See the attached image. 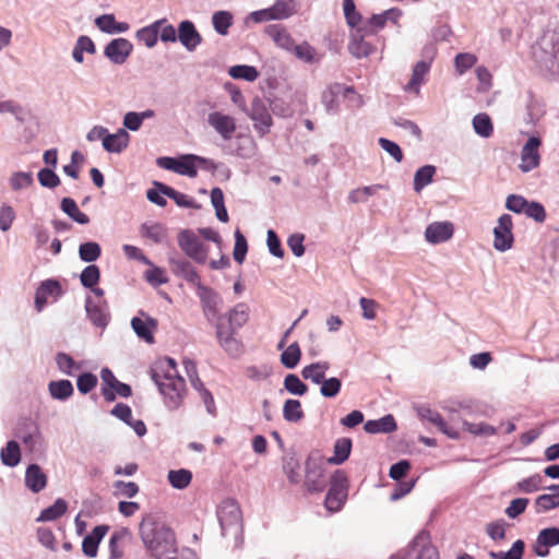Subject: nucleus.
Here are the masks:
<instances>
[{
	"label": "nucleus",
	"instance_id": "obj_1",
	"mask_svg": "<svg viewBox=\"0 0 559 559\" xmlns=\"http://www.w3.org/2000/svg\"><path fill=\"white\" fill-rule=\"evenodd\" d=\"M140 536L145 548L156 559H178V546L174 531L146 514L140 523Z\"/></svg>",
	"mask_w": 559,
	"mask_h": 559
},
{
	"label": "nucleus",
	"instance_id": "obj_2",
	"mask_svg": "<svg viewBox=\"0 0 559 559\" xmlns=\"http://www.w3.org/2000/svg\"><path fill=\"white\" fill-rule=\"evenodd\" d=\"M152 378L164 396L167 407L178 408L187 390L185 379L177 372L176 361L170 357L158 360L152 368Z\"/></svg>",
	"mask_w": 559,
	"mask_h": 559
},
{
	"label": "nucleus",
	"instance_id": "obj_3",
	"mask_svg": "<svg viewBox=\"0 0 559 559\" xmlns=\"http://www.w3.org/2000/svg\"><path fill=\"white\" fill-rule=\"evenodd\" d=\"M249 319V307L247 304H237L228 313V325L221 318L216 325V337L219 344L228 353H239L240 345L234 337L237 331L247 323Z\"/></svg>",
	"mask_w": 559,
	"mask_h": 559
},
{
	"label": "nucleus",
	"instance_id": "obj_4",
	"mask_svg": "<svg viewBox=\"0 0 559 559\" xmlns=\"http://www.w3.org/2000/svg\"><path fill=\"white\" fill-rule=\"evenodd\" d=\"M347 476L343 471H336L330 480V489L325 497V507L331 512L342 509L347 498Z\"/></svg>",
	"mask_w": 559,
	"mask_h": 559
},
{
	"label": "nucleus",
	"instance_id": "obj_5",
	"mask_svg": "<svg viewBox=\"0 0 559 559\" xmlns=\"http://www.w3.org/2000/svg\"><path fill=\"white\" fill-rule=\"evenodd\" d=\"M178 245L197 263L204 264L206 262L209 248L200 241L192 230H182L178 235Z\"/></svg>",
	"mask_w": 559,
	"mask_h": 559
},
{
	"label": "nucleus",
	"instance_id": "obj_6",
	"mask_svg": "<svg viewBox=\"0 0 559 559\" xmlns=\"http://www.w3.org/2000/svg\"><path fill=\"white\" fill-rule=\"evenodd\" d=\"M217 518L222 530L240 528L242 524V514L238 503L233 499L222 501L217 509Z\"/></svg>",
	"mask_w": 559,
	"mask_h": 559
},
{
	"label": "nucleus",
	"instance_id": "obj_7",
	"mask_svg": "<svg viewBox=\"0 0 559 559\" xmlns=\"http://www.w3.org/2000/svg\"><path fill=\"white\" fill-rule=\"evenodd\" d=\"M513 222L509 214L499 217L498 224L493 229V248L500 252H504L512 248L514 238L512 234Z\"/></svg>",
	"mask_w": 559,
	"mask_h": 559
},
{
	"label": "nucleus",
	"instance_id": "obj_8",
	"mask_svg": "<svg viewBox=\"0 0 559 559\" xmlns=\"http://www.w3.org/2000/svg\"><path fill=\"white\" fill-rule=\"evenodd\" d=\"M542 141L539 138L532 136L527 140L521 151L520 169L523 173L531 171L538 167L540 163L539 146Z\"/></svg>",
	"mask_w": 559,
	"mask_h": 559
},
{
	"label": "nucleus",
	"instance_id": "obj_9",
	"mask_svg": "<svg viewBox=\"0 0 559 559\" xmlns=\"http://www.w3.org/2000/svg\"><path fill=\"white\" fill-rule=\"evenodd\" d=\"M207 121L211 127L226 141L230 140L236 131V120L229 115L221 111H213L209 115Z\"/></svg>",
	"mask_w": 559,
	"mask_h": 559
},
{
	"label": "nucleus",
	"instance_id": "obj_10",
	"mask_svg": "<svg viewBox=\"0 0 559 559\" xmlns=\"http://www.w3.org/2000/svg\"><path fill=\"white\" fill-rule=\"evenodd\" d=\"M250 118L253 120L254 129L260 135H265L272 126V116L260 99H254L251 104Z\"/></svg>",
	"mask_w": 559,
	"mask_h": 559
},
{
	"label": "nucleus",
	"instance_id": "obj_11",
	"mask_svg": "<svg viewBox=\"0 0 559 559\" xmlns=\"http://www.w3.org/2000/svg\"><path fill=\"white\" fill-rule=\"evenodd\" d=\"M62 295V288L58 281L46 280L41 282L35 294V308L37 311H41L48 302L49 297L57 300Z\"/></svg>",
	"mask_w": 559,
	"mask_h": 559
},
{
	"label": "nucleus",
	"instance_id": "obj_12",
	"mask_svg": "<svg viewBox=\"0 0 559 559\" xmlns=\"http://www.w3.org/2000/svg\"><path fill=\"white\" fill-rule=\"evenodd\" d=\"M132 44L126 38H116L105 47V56L116 64H122L132 51Z\"/></svg>",
	"mask_w": 559,
	"mask_h": 559
},
{
	"label": "nucleus",
	"instance_id": "obj_13",
	"mask_svg": "<svg viewBox=\"0 0 559 559\" xmlns=\"http://www.w3.org/2000/svg\"><path fill=\"white\" fill-rule=\"evenodd\" d=\"M559 545V528L548 527L538 533L536 543L533 547L534 552L538 557H547L549 555V547Z\"/></svg>",
	"mask_w": 559,
	"mask_h": 559
},
{
	"label": "nucleus",
	"instance_id": "obj_14",
	"mask_svg": "<svg viewBox=\"0 0 559 559\" xmlns=\"http://www.w3.org/2000/svg\"><path fill=\"white\" fill-rule=\"evenodd\" d=\"M305 485L309 491L321 492L326 486L324 469L316 462H307V473Z\"/></svg>",
	"mask_w": 559,
	"mask_h": 559
},
{
	"label": "nucleus",
	"instance_id": "obj_15",
	"mask_svg": "<svg viewBox=\"0 0 559 559\" xmlns=\"http://www.w3.org/2000/svg\"><path fill=\"white\" fill-rule=\"evenodd\" d=\"M170 267L171 271L182 278H185L188 283L201 287V278L193 265L185 259H170Z\"/></svg>",
	"mask_w": 559,
	"mask_h": 559
},
{
	"label": "nucleus",
	"instance_id": "obj_16",
	"mask_svg": "<svg viewBox=\"0 0 559 559\" xmlns=\"http://www.w3.org/2000/svg\"><path fill=\"white\" fill-rule=\"evenodd\" d=\"M178 39L189 50L193 51L201 44V35L190 21H182L178 27Z\"/></svg>",
	"mask_w": 559,
	"mask_h": 559
},
{
	"label": "nucleus",
	"instance_id": "obj_17",
	"mask_svg": "<svg viewBox=\"0 0 559 559\" xmlns=\"http://www.w3.org/2000/svg\"><path fill=\"white\" fill-rule=\"evenodd\" d=\"M264 33L277 47L287 51L293 50L295 40L285 26L281 24H271L265 27Z\"/></svg>",
	"mask_w": 559,
	"mask_h": 559
},
{
	"label": "nucleus",
	"instance_id": "obj_18",
	"mask_svg": "<svg viewBox=\"0 0 559 559\" xmlns=\"http://www.w3.org/2000/svg\"><path fill=\"white\" fill-rule=\"evenodd\" d=\"M365 35L362 28H356L348 44L349 52L358 59L366 58L374 51L373 45L365 40Z\"/></svg>",
	"mask_w": 559,
	"mask_h": 559
},
{
	"label": "nucleus",
	"instance_id": "obj_19",
	"mask_svg": "<svg viewBox=\"0 0 559 559\" xmlns=\"http://www.w3.org/2000/svg\"><path fill=\"white\" fill-rule=\"evenodd\" d=\"M108 525H98L93 528L92 533L84 537L82 542V550L87 557H96L100 540L108 533Z\"/></svg>",
	"mask_w": 559,
	"mask_h": 559
},
{
	"label": "nucleus",
	"instance_id": "obj_20",
	"mask_svg": "<svg viewBox=\"0 0 559 559\" xmlns=\"http://www.w3.org/2000/svg\"><path fill=\"white\" fill-rule=\"evenodd\" d=\"M453 235V225L449 222L432 223L425 231L427 241L439 243L449 240Z\"/></svg>",
	"mask_w": 559,
	"mask_h": 559
},
{
	"label": "nucleus",
	"instance_id": "obj_21",
	"mask_svg": "<svg viewBox=\"0 0 559 559\" xmlns=\"http://www.w3.org/2000/svg\"><path fill=\"white\" fill-rule=\"evenodd\" d=\"M26 487L37 493L47 486V475L43 472L41 467L37 464H31L25 473Z\"/></svg>",
	"mask_w": 559,
	"mask_h": 559
},
{
	"label": "nucleus",
	"instance_id": "obj_22",
	"mask_svg": "<svg viewBox=\"0 0 559 559\" xmlns=\"http://www.w3.org/2000/svg\"><path fill=\"white\" fill-rule=\"evenodd\" d=\"M129 142V133L120 129L115 134H105L103 139V146L108 152L119 153L127 147Z\"/></svg>",
	"mask_w": 559,
	"mask_h": 559
},
{
	"label": "nucleus",
	"instance_id": "obj_23",
	"mask_svg": "<svg viewBox=\"0 0 559 559\" xmlns=\"http://www.w3.org/2000/svg\"><path fill=\"white\" fill-rule=\"evenodd\" d=\"M132 329L136 333V335L144 340L148 344L154 343V330L156 328V322L153 319H147L146 321L140 318H133L131 321Z\"/></svg>",
	"mask_w": 559,
	"mask_h": 559
},
{
	"label": "nucleus",
	"instance_id": "obj_24",
	"mask_svg": "<svg viewBox=\"0 0 559 559\" xmlns=\"http://www.w3.org/2000/svg\"><path fill=\"white\" fill-rule=\"evenodd\" d=\"M128 530L123 528L111 534L109 539V551L111 559H119L123 556L124 545L129 539Z\"/></svg>",
	"mask_w": 559,
	"mask_h": 559
},
{
	"label": "nucleus",
	"instance_id": "obj_25",
	"mask_svg": "<svg viewBox=\"0 0 559 559\" xmlns=\"http://www.w3.org/2000/svg\"><path fill=\"white\" fill-rule=\"evenodd\" d=\"M364 429L368 433H386L396 430V423L392 415H386L378 420H368Z\"/></svg>",
	"mask_w": 559,
	"mask_h": 559
},
{
	"label": "nucleus",
	"instance_id": "obj_26",
	"mask_svg": "<svg viewBox=\"0 0 559 559\" xmlns=\"http://www.w3.org/2000/svg\"><path fill=\"white\" fill-rule=\"evenodd\" d=\"M36 435H38V428L36 424L28 418L23 419L19 424L15 432V436L20 438L23 441V443L29 447L31 449L34 445V438Z\"/></svg>",
	"mask_w": 559,
	"mask_h": 559
},
{
	"label": "nucleus",
	"instance_id": "obj_27",
	"mask_svg": "<svg viewBox=\"0 0 559 559\" xmlns=\"http://www.w3.org/2000/svg\"><path fill=\"white\" fill-rule=\"evenodd\" d=\"M199 295L201 297L204 312L206 316H216L217 314V307L221 302V299L216 293H214L211 288L205 287L201 285V287H198Z\"/></svg>",
	"mask_w": 559,
	"mask_h": 559
},
{
	"label": "nucleus",
	"instance_id": "obj_28",
	"mask_svg": "<svg viewBox=\"0 0 559 559\" xmlns=\"http://www.w3.org/2000/svg\"><path fill=\"white\" fill-rule=\"evenodd\" d=\"M329 368L330 364L328 361H319L304 367L301 374L306 380H311L313 383L320 384Z\"/></svg>",
	"mask_w": 559,
	"mask_h": 559
},
{
	"label": "nucleus",
	"instance_id": "obj_29",
	"mask_svg": "<svg viewBox=\"0 0 559 559\" xmlns=\"http://www.w3.org/2000/svg\"><path fill=\"white\" fill-rule=\"evenodd\" d=\"M429 71V64L425 61H418L414 68L409 82L405 85V91L419 93V86L424 82L425 75Z\"/></svg>",
	"mask_w": 559,
	"mask_h": 559
},
{
	"label": "nucleus",
	"instance_id": "obj_30",
	"mask_svg": "<svg viewBox=\"0 0 559 559\" xmlns=\"http://www.w3.org/2000/svg\"><path fill=\"white\" fill-rule=\"evenodd\" d=\"M352 450V440L349 438H341L335 441L334 444V456L328 460L329 463L332 464H342L344 463Z\"/></svg>",
	"mask_w": 559,
	"mask_h": 559
},
{
	"label": "nucleus",
	"instance_id": "obj_31",
	"mask_svg": "<svg viewBox=\"0 0 559 559\" xmlns=\"http://www.w3.org/2000/svg\"><path fill=\"white\" fill-rule=\"evenodd\" d=\"M50 395L56 400H67L73 394V385L69 380L51 381L48 385Z\"/></svg>",
	"mask_w": 559,
	"mask_h": 559
},
{
	"label": "nucleus",
	"instance_id": "obj_32",
	"mask_svg": "<svg viewBox=\"0 0 559 559\" xmlns=\"http://www.w3.org/2000/svg\"><path fill=\"white\" fill-rule=\"evenodd\" d=\"M1 461L4 465L13 467L17 465L21 461V451L20 445L16 441H9L1 450Z\"/></svg>",
	"mask_w": 559,
	"mask_h": 559
},
{
	"label": "nucleus",
	"instance_id": "obj_33",
	"mask_svg": "<svg viewBox=\"0 0 559 559\" xmlns=\"http://www.w3.org/2000/svg\"><path fill=\"white\" fill-rule=\"evenodd\" d=\"M61 210L79 224L84 225L90 223V217L79 210L75 201L71 198L62 199Z\"/></svg>",
	"mask_w": 559,
	"mask_h": 559
},
{
	"label": "nucleus",
	"instance_id": "obj_34",
	"mask_svg": "<svg viewBox=\"0 0 559 559\" xmlns=\"http://www.w3.org/2000/svg\"><path fill=\"white\" fill-rule=\"evenodd\" d=\"M169 484L176 489L187 488L192 480V473L189 469H171L167 475Z\"/></svg>",
	"mask_w": 559,
	"mask_h": 559
},
{
	"label": "nucleus",
	"instance_id": "obj_35",
	"mask_svg": "<svg viewBox=\"0 0 559 559\" xmlns=\"http://www.w3.org/2000/svg\"><path fill=\"white\" fill-rule=\"evenodd\" d=\"M68 510L67 502L59 498L52 506L44 509L37 521H53L62 516Z\"/></svg>",
	"mask_w": 559,
	"mask_h": 559
},
{
	"label": "nucleus",
	"instance_id": "obj_36",
	"mask_svg": "<svg viewBox=\"0 0 559 559\" xmlns=\"http://www.w3.org/2000/svg\"><path fill=\"white\" fill-rule=\"evenodd\" d=\"M100 378L103 380L104 386L102 389V394L104 399L108 402H114L116 400V394L112 391L115 384L119 382L116 379L115 374L108 368H104L100 372Z\"/></svg>",
	"mask_w": 559,
	"mask_h": 559
},
{
	"label": "nucleus",
	"instance_id": "obj_37",
	"mask_svg": "<svg viewBox=\"0 0 559 559\" xmlns=\"http://www.w3.org/2000/svg\"><path fill=\"white\" fill-rule=\"evenodd\" d=\"M228 73L233 79H241L248 82H253L259 78V71L254 67L247 64L234 66L229 69Z\"/></svg>",
	"mask_w": 559,
	"mask_h": 559
},
{
	"label": "nucleus",
	"instance_id": "obj_38",
	"mask_svg": "<svg viewBox=\"0 0 559 559\" xmlns=\"http://www.w3.org/2000/svg\"><path fill=\"white\" fill-rule=\"evenodd\" d=\"M301 357V349L297 342H294L282 353L281 362L289 369L295 368Z\"/></svg>",
	"mask_w": 559,
	"mask_h": 559
},
{
	"label": "nucleus",
	"instance_id": "obj_39",
	"mask_svg": "<svg viewBox=\"0 0 559 559\" xmlns=\"http://www.w3.org/2000/svg\"><path fill=\"white\" fill-rule=\"evenodd\" d=\"M283 416L287 421L297 423L305 416L298 400H287L283 407Z\"/></svg>",
	"mask_w": 559,
	"mask_h": 559
},
{
	"label": "nucleus",
	"instance_id": "obj_40",
	"mask_svg": "<svg viewBox=\"0 0 559 559\" xmlns=\"http://www.w3.org/2000/svg\"><path fill=\"white\" fill-rule=\"evenodd\" d=\"M298 59L307 62V63H313L319 60L317 57L316 49L307 41H304L299 45H295L293 47V50H290Z\"/></svg>",
	"mask_w": 559,
	"mask_h": 559
},
{
	"label": "nucleus",
	"instance_id": "obj_41",
	"mask_svg": "<svg viewBox=\"0 0 559 559\" xmlns=\"http://www.w3.org/2000/svg\"><path fill=\"white\" fill-rule=\"evenodd\" d=\"M436 168L431 165L420 167L414 177V189L419 192L425 186L432 181Z\"/></svg>",
	"mask_w": 559,
	"mask_h": 559
},
{
	"label": "nucleus",
	"instance_id": "obj_42",
	"mask_svg": "<svg viewBox=\"0 0 559 559\" xmlns=\"http://www.w3.org/2000/svg\"><path fill=\"white\" fill-rule=\"evenodd\" d=\"M212 22L218 34L226 35L233 24V15L227 11H217L213 14Z\"/></svg>",
	"mask_w": 559,
	"mask_h": 559
},
{
	"label": "nucleus",
	"instance_id": "obj_43",
	"mask_svg": "<svg viewBox=\"0 0 559 559\" xmlns=\"http://www.w3.org/2000/svg\"><path fill=\"white\" fill-rule=\"evenodd\" d=\"M271 11L274 14L275 20H284L292 16L295 10V3L293 0H277L272 7Z\"/></svg>",
	"mask_w": 559,
	"mask_h": 559
},
{
	"label": "nucleus",
	"instance_id": "obj_44",
	"mask_svg": "<svg viewBox=\"0 0 559 559\" xmlns=\"http://www.w3.org/2000/svg\"><path fill=\"white\" fill-rule=\"evenodd\" d=\"M195 160H201V158L195 155H185L179 158L177 174L191 178L197 177L198 169L195 166Z\"/></svg>",
	"mask_w": 559,
	"mask_h": 559
},
{
	"label": "nucleus",
	"instance_id": "obj_45",
	"mask_svg": "<svg viewBox=\"0 0 559 559\" xmlns=\"http://www.w3.org/2000/svg\"><path fill=\"white\" fill-rule=\"evenodd\" d=\"M473 127L477 134L489 138L493 132V126L487 114H478L473 119Z\"/></svg>",
	"mask_w": 559,
	"mask_h": 559
},
{
	"label": "nucleus",
	"instance_id": "obj_46",
	"mask_svg": "<svg viewBox=\"0 0 559 559\" xmlns=\"http://www.w3.org/2000/svg\"><path fill=\"white\" fill-rule=\"evenodd\" d=\"M524 542L518 539L513 543L509 551H490L489 556L491 559H522L524 552Z\"/></svg>",
	"mask_w": 559,
	"mask_h": 559
},
{
	"label": "nucleus",
	"instance_id": "obj_47",
	"mask_svg": "<svg viewBox=\"0 0 559 559\" xmlns=\"http://www.w3.org/2000/svg\"><path fill=\"white\" fill-rule=\"evenodd\" d=\"M100 246L94 241L84 242L79 248V255L84 262L96 261L100 257Z\"/></svg>",
	"mask_w": 559,
	"mask_h": 559
},
{
	"label": "nucleus",
	"instance_id": "obj_48",
	"mask_svg": "<svg viewBox=\"0 0 559 559\" xmlns=\"http://www.w3.org/2000/svg\"><path fill=\"white\" fill-rule=\"evenodd\" d=\"M162 22H157L152 26L143 27L136 33V37L147 47H153L157 43L158 28Z\"/></svg>",
	"mask_w": 559,
	"mask_h": 559
},
{
	"label": "nucleus",
	"instance_id": "obj_49",
	"mask_svg": "<svg viewBox=\"0 0 559 559\" xmlns=\"http://www.w3.org/2000/svg\"><path fill=\"white\" fill-rule=\"evenodd\" d=\"M100 278L99 267L95 264L86 266L80 276L81 283L84 287L93 288L96 286Z\"/></svg>",
	"mask_w": 559,
	"mask_h": 559
},
{
	"label": "nucleus",
	"instance_id": "obj_50",
	"mask_svg": "<svg viewBox=\"0 0 559 559\" xmlns=\"http://www.w3.org/2000/svg\"><path fill=\"white\" fill-rule=\"evenodd\" d=\"M284 388L292 394L304 395L307 393V385L296 376L287 374L284 379Z\"/></svg>",
	"mask_w": 559,
	"mask_h": 559
},
{
	"label": "nucleus",
	"instance_id": "obj_51",
	"mask_svg": "<svg viewBox=\"0 0 559 559\" xmlns=\"http://www.w3.org/2000/svg\"><path fill=\"white\" fill-rule=\"evenodd\" d=\"M158 187L160 188V192L163 194L173 199L179 206L190 207L192 205L193 201L187 194L178 192L177 190L165 185H158Z\"/></svg>",
	"mask_w": 559,
	"mask_h": 559
},
{
	"label": "nucleus",
	"instance_id": "obj_52",
	"mask_svg": "<svg viewBox=\"0 0 559 559\" xmlns=\"http://www.w3.org/2000/svg\"><path fill=\"white\" fill-rule=\"evenodd\" d=\"M248 251V243L246 237L239 229L235 233V247H234V259L238 263H242Z\"/></svg>",
	"mask_w": 559,
	"mask_h": 559
},
{
	"label": "nucleus",
	"instance_id": "obj_53",
	"mask_svg": "<svg viewBox=\"0 0 559 559\" xmlns=\"http://www.w3.org/2000/svg\"><path fill=\"white\" fill-rule=\"evenodd\" d=\"M463 427L466 431L475 436H493L497 432L493 426L486 423L464 421Z\"/></svg>",
	"mask_w": 559,
	"mask_h": 559
},
{
	"label": "nucleus",
	"instance_id": "obj_54",
	"mask_svg": "<svg viewBox=\"0 0 559 559\" xmlns=\"http://www.w3.org/2000/svg\"><path fill=\"white\" fill-rule=\"evenodd\" d=\"M477 62V57L469 52H461L454 59L455 69L459 74H463Z\"/></svg>",
	"mask_w": 559,
	"mask_h": 559
},
{
	"label": "nucleus",
	"instance_id": "obj_55",
	"mask_svg": "<svg viewBox=\"0 0 559 559\" xmlns=\"http://www.w3.org/2000/svg\"><path fill=\"white\" fill-rule=\"evenodd\" d=\"M142 235L152 241L159 243L166 237V231L163 225L152 224L142 226Z\"/></svg>",
	"mask_w": 559,
	"mask_h": 559
},
{
	"label": "nucleus",
	"instance_id": "obj_56",
	"mask_svg": "<svg viewBox=\"0 0 559 559\" xmlns=\"http://www.w3.org/2000/svg\"><path fill=\"white\" fill-rule=\"evenodd\" d=\"M86 311L88 318L96 326H105L107 324V316L104 310L92 304L90 299L86 301Z\"/></svg>",
	"mask_w": 559,
	"mask_h": 559
},
{
	"label": "nucleus",
	"instance_id": "obj_57",
	"mask_svg": "<svg viewBox=\"0 0 559 559\" xmlns=\"http://www.w3.org/2000/svg\"><path fill=\"white\" fill-rule=\"evenodd\" d=\"M538 511H548L559 507V492L545 493L536 499Z\"/></svg>",
	"mask_w": 559,
	"mask_h": 559
},
{
	"label": "nucleus",
	"instance_id": "obj_58",
	"mask_svg": "<svg viewBox=\"0 0 559 559\" xmlns=\"http://www.w3.org/2000/svg\"><path fill=\"white\" fill-rule=\"evenodd\" d=\"M342 382L337 378L323 379L321 382L320 392L325 397H334L338 394Z\"/></svg>",
	"mask_w": 559,
	"mask_h": 559
},
{
	"label": "nucleus",
	"instance_id": "obj_59",
	"mask_svg": "<svg viewBox=\"0 0 559 559\" xmlns=\"http://www.w3.org/2000/svg\"><path fill=\"white\" fill-rule=\"evenodd\" d=\"M543 478L539 474H534L518 483V489L522 492H534L537 491L542 486Z\"/></svg>",
	"mask_w": 559,
	"mask_h": 559
},
{
	"label": "nucleus",
	"instance_id": "obj_60",
	"mask_svg": "<svg viewBox=\"0 0 559 559\" xmlns=\"http://www.w3.org/2000/svg\"><path fill=\"white\" fill-rule=\"evenodd\" d=\"M15 219V211L11 205L2 204L0 207V229L8 231Z\"/></svg>",
	"mask_w": 559,
	"mask_h": 559
},
{
	"label": "nucleus",
	"instance_id": "obj_61",
	"mask_svg": "<svg viewBox=\"0 0 559 559\" xmlns=\"http://www.w3.org/2000/svg\"><path fill=\"white\" fill-rule=\"evenodd\" d=\"M76 385L82 394H86L97 385V377L91 372L82 373L78 378Z\"/></svg>",
	"mask_w": 559,
	"mask_h": 559
},
{
	"label": "nucleus",
	"instance_id": "obj_62",
	"mask_svg": "<svg viewBox=\"0 0 559 559\" xmlns=\"http://www.w3.org/2000/svg\"><path fill=\"white\" fill-rule=\"evenodd\" d=\"M385 24L386 21L383 13L373 14L361 28L365 34L374 35L379 29L383 28Z\"/></svg>",
	"mask_w": 559,
	"mask_h": 559
},
{
	"label": "nucleus",
	"instance_id": "obj_63",
	"mask_svg": "<svg viewBox=\"0 0 559 559\" xmlns=\"http://www.w3.org/2000/svg\"><path fill=\"white\" fill-rule=\"evenodd\" d=\"M344 15L352 27L358 26L361 21V15L356 11L354 0H344Z\"/></svg>",
	"mask_w": 559,
	"mask_h": 559
},
{
	"label": "nucleus",
	"instance_id": "obj_64",
	"mask_svg": "<svg viewBox=\"0 0 559 559\" xmlns=\"http://www.w3.org/2000/svg\"><path fill=\"white\" fill-rule=\"evenodd\" d=\"M524 213L527 217L538 223H543L546 219L545 207L538 202H527Z\"/></svg>",
	"mask_w": 559,
	"mask_h": 559
}]
</instances>
